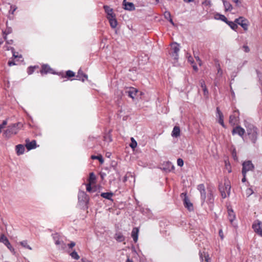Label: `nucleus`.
I'll return each instance as SVG.
<instances>
[{
  "label": "nucleus",
  "mask_w": 262,
  "mask_h": 262,
  "mask_svg": "<svg viewBox=\"0 0 262 262\" xmlns=\"http://www.w3.org/2000/svg\"><path fill=\"white\" fill-rule=\"evenodd\" d=\"M17 125L14 124L12 125L9 126L8 128L5 132V135L7 137H9L12 135H15L18 132Z\"/></svg>",
  "instance_id": "nucleus-4"
},
{
  "label": "nucleus",
  "mask_w": 262,
  "mask_h": 262,
  "mask_svg": "<svg viewBox=\"0 0 262 262\" xmlns=\"http://www.w3.org/2000/svg\"><path fill=\"white\" fill-rule=\"evenodd\" d=\"M103 8L105 10V12L107 14V18L115 16V14L113 12V9L111 8L108 6H104Z\"/></svg>",
  "instance_id": "nucleus-16"
},
{
  "label": "nucleus",
  "mask_w": 262,
  "mask_h": 262,
  "mask_svg": "<svg viewBox=\"0 0 262 262\" xmlns=\"http://www.w3.org/2000/svg\"><path fill=\"white\" fill-rule=\"evenodd\" d=\"M235 22L240 25L244 30H248L249 22L248 20L243 17H239L235 20Z\"/></svg>",
  "instance_id": "nucleus-6"
},
{
  "label": "nucleus",
  "mask_w": 262,
  "mask_h": 262,
  "mask_svg": "<svg viewBox=\"0 0 262 262\" xmlns=\"http://www.w3.org/2000/svg\"><path fill=\"white\" fill-rule=\"evenodd\" d=\"M75 246V243L73 242H72L70 244L67 245V248L68 249V250L70 251V252H71L70 249H72Z\"/></svg>",
  "instance_id": "nucleus-38"
},
{
  "label": "nucleus",
  "mask_w": 262,
  "mask_h": 262,
  "mask_svg": "<svg viewBox=\"0 0 262 262\" xmlns=\"http://www.w3.org/2000/svg\"><path fill=\"white\" fill-rule=\"evenodd\" d=\"M200 85H201V86L202 87V88L203 89V91L204 92V95L205 96H207L208 94V91L207 89L206 88V86L205 82L204 80H201L200 81Z\"/></svg>",
  "instance_id": "nucleus-24"
},
{
  "label": "nucleus",
  "mask_w": 262,
  "mask_h": 262,
  "mask_svg": "<svg viewBox=\"0 0 262 262\" xmlns=\"http://www.w3.org/2000/svg\"><path fill=\"white\" fill-rule=\"evenodd\" d=\"M222 1L224 6L225 11H231L232 10V6L229 2L225 0H222Z\"/></svg>",
  "instance_id": "nucleus-23"
},
{
  "label": "nucleus",
  "mask_w": 262,
  "mask_h": 262,
  "mask_svg": "<svg viewBox=\"0 0 262 262\" xmlns=\"http://www.w3.org/2000/svg\"><path fill=\"white\" fill-rule=\"evenodd\" d=\"M254 231L259 236L262 237V222L259 220L254 221L252 225Z\"/></svg>",
  "instance_id": "nucleus-5"
},
{
  "label": "nucleus",
  "mask_w": 262,
  "mask_h": 262,
  "mask_svg": "<svg viewBox=\"0 0 262 262\" xmlns=\"http://www.w3.org/2000/svg\"><path fill=\"white\" fill-rule=\"evenodd\" d=\"M66 75L69 77H72L74 76L75 74L73 71L69 70V71H67Z\"/></svg>",
  "instance_id": "nucleus-39"
},
{
  "label": "nucleus",
  "mask_w": 262,
  "mask_h": 262,
  "mask_svg": "<svg viewBox=\"0 0 262 262\" xmlns=\"http://www.w3.org/2000/svg\"><path fill=\"white\" fill-rule=\"evenodd\" d=\"M164 16L166 19L168 20L170 18H171V15L169 12L166 11L164 13Z\"/></svg>",
  "instance_id": "nucleus-44"
},
{
  "label": "nucleus",
  "mask_w": 262,
  "mask_h": 262,
  "mask_svg": "<svg viewBox=\"0 0 262 262\" xmlns=\"http://www.w3.org/2000/svg\"><path fill=\"white\" fill-rule=\"evenodd\" d=\"M253 193V191L251 188H248L246 190V194L249 196Z\"/></svg>",
  "instance_id": "nucleus-43"
},
{
  "label": "nucleus",
  "mask_w": 262,
  "mask_h": 262,
  "mask_svg": "<svg viewBox=\"0 0 262 262\" xmlns=\"http://www.w3.org/2000/svg\"><path fill=\"white\" fill-rule=\"evenodd\" d=\"M171 49L172 52H171V55L172 57L175 60H178V53L180 51L179 45L177 43H172L171 45Z\"/></svg>",
  "instance_id": "nucleus-7"
},
{
  "label": "nucleus",
  "mask_w": 262,
  "mask_h": 262,
  "mask_svg": "<svg viewBox=\"0 0 262 262\" xmlns=\"http://www.w3.org/2000/svg\"><path fill=\"white\" fill-rule=\"evenodd\" d=\"M126 262H134L132 260L130 259L129 258H127Z\"/></svg>",
  "instance_id": "nucleus-64"
},
{
  "label": "nucleus",
  "mask_w": 262,
  "mask_h": 262,
  "mask_svg": "<svg viewBox=\"0 0 262 262\" xmlns=\"http://www.w3.org/2000/svg\"><path fill=\"white\" fill-rule=\"evenodd\" d=\"M226 24H227L230 27V28L233 30L236 31L238 28V26L235 21L233 22L228 20Z\"/></svg>",
  "instance_id": "nucleus-28"
},
{
  "label": "nucleus",
  "mask_w": 262,
  "mask_h": 262,
  "mask_svg": "<svg viewBox=\"0 0 262 262\" xmlns=\"http://www.w3.org/2000/svg\"><path fill=\"white\" fill-rule=\"evenodd\" d=\"M12 32V30L11 28H10V27H7L6 30L3 32V35H4V37L5 38V39H6V36L8 34L11 33Z\"/></svg>",
  "instance_id": "nucleus-35"
},
{
  "label": "nucleus",
  "mask_w": 262,
  "mask_h": 262,
  "mask_svg": "<svg viewBox=\"0 0 262 262\" xmlns=\"http://www.w3.org/2000/svg\"><path fill=\"white\" fill-rule=\"evenodd\" d=\"M8 64L9 66H12L13 65L15 64V63L13 61H10L8 62Z\"/></svg>",
  "instance_id": "nucleus-58"
},
{
  "label": "nucleus",
  "mask_w": 262,
  "mask_h": 262,
  "mask_svg": "<svg viewBox=\"0 0 262 262\" xmlns=\"http://www.w3.org/2000/svg\"><path fill=\"white\" fill-rule=\"evenodd\" d=\"M0 242L3 243L4 244H5L11 252L14 251V248L12 247L11 244L8 241V239L5 235L2 234L1 235Z\"/></svg>",
  "instance_id": "nucleus-11"
},
{
  "label": "nucleus",
  "mask_w": 262,
  "mask_h": 262,
  "mask_svg": "<svg viewBox=\"0 0 262 262\" xmlns=\"http://www.w3.org/2000/svg\"><path fill=\"white\" fill-rule=\"evenodd\" d=\"M180 135V129L179 126H176L172 131L171 136L173 137H178Z\"/></svg>",
  "instance_id": "nucleus-21"
},
{
  "label": "nucleus",
  "mask_w": 262,
  "mask_h": 262,
  "mask_svg": "<svg viewBox=\"0 0 262 262\" xmlns=\"http://www.w3.org/2000/svg\"><path fill=\"white\" fill-rule=\"evenodd\" d=\"M26 146L28 150L35 148L36 147V141L35 140H33L31 142H29V141L26 140Z\"/></svg>",
  "instance_id": "nucleus-20"
},
{
  "label": "nucleus",
  "mask_w": 262,
  "mask_h": 262,
  "mask_svg": "<svg viewBox=\"0 0 262 262\" xmlns=\"http://www.w3.org/2000/svg\"><path fill=\"white\" fill-rule=\"evenodd\" d=\"M12 53H13V56L14 57V58H17V57H19V58H21V56L20 55L19 56H18L17 54H16V53H15V52L14 51V50H13L12 51Z\"/></svg>",
  "instance_id": "nucleus-55"
},
{
  "label": "nucleus",
  "mask_w": 262,
  "mask_h": 262,
  "mask_svg": "<svg viewBox=\"0 0 262 262\" xmlns=\"http://www.w3.org/2000/svg\"><path fill=\"white\" fill-rule=\"evenodd\" d=\"M69 253L71 257L74 259L78 260L80 258V256L78 254L77 252L75 251H74L72 252H70Z\"/></svg>",
  "instance_id": "nucleus-32"
},
{
  "label": "nucleus",
  "mask_w": 262,
  "mask_h": 262,
  "mask_svg": "<svg viewBox=\"0 0 262 262\" xmlns=\"http://www.w3.org/2000/svg\"><path fill=\"white\" fill-rule=\"evenodd\" d=\"M205 258L206 262H210L208 255L205 256Z\"/></svg>",
  "instance_id": "nucleus-56"
},
{
  "label": "nucleus",
  "mask_w": 262,
  "mask_h": 262,
  "mask_svg": "<svg viewBox=\"0 0 262 262\" xmlns=\"http://www.w3.org/2000/svg\"><path fill=\"white\" fill-rule=\"evenodd\" d=\"M91 158L93 159L98 160L101 163H103L104 162L103 159L101 156H92Z\"/></svg>",
  "instance_id": "nucleus-37"
},
{
  "label": "nucleus",
  "mask_w": 262,
  "mask_h": 262,
  "mask_svg": "<svg viewBox=\"0 0 262 262\" xmlns=\"http://www.w3.org/2000/svg\"><path fill=\"white\" fill-rule=\"evenodd\" d=\"M195 59H196V61L198 62L200 66H201L202 64V62L201 60L200 59V58L198 56V57H195Z\"/></svg>",
  "instance_id": "nucleus-53"
},
{
  "label": "nucleus",
  "mask_w": 262,
  "mask_h": 262,
  "mask_svg": "<svg viewBox=\"0 0 262 262\" xmlns=\"http://www.w3.org/2000/svg\"><path fill=\"white\" fill-rule=\"evenodd\" d=\"M91 185H92V184H89V183H88L86 185V190L89 192H90L92 190Z\"/></svg>",
  "instance_id": "nucleus-47"
},
{
  "label": "nucleus",
  "mask_w": 262,
  "mask_h": 262,
  "mask_svg": "<svg viewBox=\"0 0 262 262\" xmlns=\"http://www.w3.org/2000/svg\"><path fill=\"white\" fill-rule=\"evenodd\" d=\"M124 8L128 11H132L135 9V6L133 3L126 2V0L123 1Z\"/></svg>",
  "instance_id": "nucleus-13"
},
{
  "label": "nucleus",
  "mask_w": 262,
  "mask_h": 262,
  "mask_svg": "<svg viewBox=\"0 0 262 262\" xmlns=\"http://www.w3.org/2000/svg\"><path fill=\"white\" fill-rule=\"evenodd\" d=\"M216 112L218 115L219 117V123L224 127H225V125L224 123V116L223 113L221 112V111L220 110L219 107H217L216 108Z\"/></svg>",
  "instance_id": "nucleus-15"
},
{
  "label": "nucleus",
  "mask_w": 262,
  "mask_h": 262,
  "mask_svg": "<svg viewBox=\"0 0 262 262\" xmlns=\"http://www.w3.org/2000/svg\"><path fill=\"white\" fill-rule=\"evenodd\" d=\"M4 48H5V50H8V51H9V50H12V51L13 50H14V49H13L12 47H9V46H7H7H5L4 47Z\"/></svg>",
  "instance_id": "nucleus-51"
},
{
  "label": "nucleus",
  "mask_w": 262,
  "mask_h": 262,
  "mask_svg": "<svg viewBox=\"0 0 262 262\" xmlns=\"http://www.w3.org/2000/svg\"><path fill=\"white\" fill-rule=\"evenodd\" d=\"M233 2L235 3V4H237L238 3L239 0H232Z\"/></svg>",
  "instance_id": "nucleus-63"
},
{
  "label": "nucleus",
  "mask_w": 262,
  "mask_h": 262,
  "mask_svg": "<svg viewBox=\"0 0 262 262\" xmlns=\"http://www.w3.org/2000/svg\"><path fill=\"white\" fill-rule=\"evenodd\" d=\"M208 199H209L210 202H211L212 200V197H213L211 192L209 193V194L208 195Z\"/></svg>",
  "instance_id": "nucleus-54"
},
{
  "label": "nucleus",
  "mask_w": 262,
  "mask_h": 262,
  "mask_svg": "<svg viewBox=\"0 0 262 262\" xmlns=\"http://www.w3.org/2000/svg\"><path fill=\"white\" fill-rule=\"evenodd\" d=\"M96 177L93 172H91L90 174V177L89 179V184H94L95 183Z\"/></svg>",
  "instance_id": "nucleus-30"
},
{
  "label": "nucleus",
  "mask_w": 262,
  "mask_h": 262,
  "mask_svg": "<svg viewBox=\"0 0 262 262\" xmlns=\"http://www.w3.org/2000/svg\"><path fill=\"white\" fill-rule=\"evenodd\" d=\"M239 117V112L238 111H235L233 114L230 116L229 117V123L232 125L236 124L238 122Z\"/></svg>",
  "instance_id": "nucleus-10"
},
{
  "label": "nucleus",
  "mask_w": 262,
  "mask_h": 262,
  "mask_svg": "<svg viewBox=\"0 0 262 262\" xmlns=\"http://www.w3.org/2000/svg\"><path fill=\"white\" fill-rule=\"evenodd\" d=\"M124 238V236L121 233H116L115 234V239L119 242L123 241Z\"/></svg>",
  "instance_id": "nucleus-31"
},
{
  "label": "nucleus",
  "mask_w": 262,
  "mask_h": 262,
  "mask_svg": "<svg viewBox=\"0 0 262 262\" xmlns=\"http://www.w3.org/2000/svg\"><path fill=\"white\" fill-rule=\"evenodd\" d=\"M228 214L229 220L232 223L235 219V213L232 209L228 208Z\"/></svg>",
  "instance_id": "nucleus-19"
},
{
  "label": "nucleus",
  "mask_w": 262,
  "mask_h": 262,
  "mask_svg": "<svg viewBox=\"0 0 262 262\" xmlns=\"http://www.w3.org/2000/svg\"><path fill=\"white\" fill-rule=\"evenodd\" d=\"M203 4L205 6H211V0H205L204 2H203Z\"/></svg>",
  "instance_id": "nucleus-45"
},
{
  "label": "nucleus",
  "mask_w": 262,
  "mask_h": 262,
  "mask_svg": "<svg viewBox=\"0 0 262 262\" xmlns=\"http://www.w3.org/2000/svg\"><path fill=\"white\" fill-rule=\"evenodd\" d=\"M19 244L24 248H27L30 250H32V248L28 244L27 241H23L20 242Z\"/></svg>",
  "instance_id": "nucleus-34"
},
{
  "label": "nucleus",
  "mask_w": 262,
  "mask_h": 262,
  "mask_svg": "<svg viewBox=\"0 0 262 262\" xmlns=\"http://www.w3.org/2000/svg\"><path fill=\"white\" fill-rule=\"evenodd\" d=\"M41 74L53 73V70L48 65H43L40 71Z\"/></svg>",
  "instance_id": "nucleus-17"
},
{
  "label": "nucleus",
  "mask_w": 262,
  "mask_h": 262,
  "mask_svg": "<svg viewBox=\"0 0 262 262\" xmlns=\"http://www.w3.org/2000/svg\"><path fill=\"white\" fill-rule=\"evenodd\" d=\"M82 76L84 77L86 79L88 78V76L85 75H83L82 73L81 72L80 70H79L78 72V75L77 77L79 79H81L83 81L84 80L83 78H82Z\"/></svg>",
  "instance_id": "nucleus-36"
},
{
  "label": "nucleus",
  "mask_w": 262,
  "mask_h": 262,
  "mask_svg": "<svg viewBox=\"0 0 262 262\" xmlns=\"http://www.w3.org/2000/svg\"><path fill=\"white\" fill-rule=\"evenodd\" d=\"M137 92L138 91L136 89L132 88H130L129 90L127 92L128 94V96L130 98L134 99L135 96L136 95Z\"/></svg>",
  "instance_id": "nucleus-25"
},
{
  "label": "nucleus",
  "mask_w": 262,
  "mask_h": 262,
  "mask_svg": "<svg viewBox=\"0 0 262 262\" xmlns=\"http://www.w3.org/2000/svg\"><path fill=\"white\" fill-rule=\"evenodd\" d=\"M78 196H79V199H80V197H82V198H84L85 200H86L87 195L83 191L80 192Z\"/></svg>",
  "instance_id": "nucleus-40"
},
{
  "label": "nucleus",
  "mask_w": 262,
  "mask_h": 262,
  "mask_svg": "<svg viewBox=\"0 0 262 262\" xmlns=\"http://www.w3.org/2000/svg\"><path fill=\"white\" fill-rule=\"evenodd\" d=\"M138 233L139 229L136 227L134 228L132 232V237H133V240L135 243H136L138 241Z\"/></svg>",
  "instance_id": "nucleus-18"
},
{
  "label": "nucleus",
  "mask_w": 262,
  "mask_h": 262,
  "mask_svg": "<svg viewBox=\"0 0 262 262\" xmlns=\"http://www.w3.org/2000/svg\"><path fill=\"white\" fill-rule=\"evenodd\" d=\"M198 189L200 192L201 200L204 202L206 198L204 185L203 184L199 185L198 186Z\"/></svg>",
  "instance_id": "nucleus-12"
},
{
  "label": "nucleus",
  "mask_w": 262,
  "mask_h": 262,
  "mask_svg": "<svg viewBox=\"0 0 262 262\" xmlns=\"http://www.w3.org/2000/svg\"><path fill=\"white\" fill-rule=\"evenodd\" d=\"M33 72L34 68L33 67H30L28 70V73L29 75L32 74Z\"/></svg>",
  "instance_id": "nucleus-49"
},
{
  "label": "nucleus",
  "mask_w": 262,
  "mask_h": 262,
  "mask_svg": "<svg viewBox=\"0 0 262 262\" xmlns=\"http://www.w3.org/2000/svg\"><path fill=\"white\" fill-rule=\"evenodd\" d=\"M231 189V185L229 181H226L224 185L220 186L219 189L223 198H226L229 195Z\"/></svg>",
  "instance_id": "nucleus-3"
},
{
  "label": "nucleus",
  "mask_w": 262,
  "mask_h": 262,
  "mask_svg": "<svg viewBox=\"0 0 262 262\" xmlns=\"http://www.w3.org/2000/svg\"><path fill=\"white\" fill-rule=\"evenodd\" d=\"M181 196L182 198L183 199L184 204L185 207L187 208L189 211L192 210L193 209V205L188 199L186 193H182Z\"/></svg>",
  "instance_id": "nucleus-8"
},
{
  "label": "nucleus",
  "mask_w": 262,
  "mask_h": 262,
  "mask_svg": "<svg viewBox=\"0 0 262 262\" xmlns=\"http://www.w3.org/2000/svg\"><path fill=\"white\" fill-rule=\"evenodd\" d=\"M187 59H188V61L191 64H192V67H193V69L195 70V71H197L198 70V68L196 67V65L195 64H193V62H194V61L193 60V58L192 57V56L189 55L188 53H187Z\"/></svg>",
  "instance_id": "nucleus-27"
},
{
  "label": "nucleus",
  "mask_w": 262,
  "mask_h": 262,
  "mask_svg": "<svg viewBox=\"0 0 262 262\" xmlns=\"http://www.w3.org/2000/svg\"><path fill=\"white\" fill-rule=\"evenodd\" d=\"M246 174H243V179H242V181L243 182H246Z\"/></svg>",
  "instance_id": "nucleus-57"
},
{
  "label": "nucleus",
  "mask_w": 262,
  "mask_h": 262,
  "mask_svg": "<svg viewBox=\"0 0 262 262\" xmlns=\"http://www.w3.org/2000/svg\"><path fill=\"white\" fill-rule=\"evenodd\" d=\"M16 150L18 155H21L24 152L25 147L21 144L17 145L16 146Z\"/></svg>",
  "instance_id": "nucleus-26"
},
{
  "label": "nucleus",
  "mask_w": 262,
  "mask_h": 262,
  "mask_svg": "<svg viewBox=\"0 0 262 262\" xmlns=\"http://www.w3.org/2000/svg\"><path fill=\"white\" fill-rule=\"evenodd\" d=\"M245 133V129L241 126H237L232 130V134H237L240 136H243Z\"/></svg>",
  "instance_id": "nucleus-14"
},
{
  "label": "nucleus",
  "mask_w": 262,
  "mask_h": 262,
  "mask_svg": "<svg viewBox=\"0 0 262 262\" xmlns=\"http://www.w3.org/2000/svg\"><path fill=\"white\" fill-rule=\"evenodd\" d=\"M245 127L249 139L253 143H255L258 137L257 128L251 124H246Z\"/></svg>",
  "instance_id": "nucleus-1"
},
{
  "label": "nucleus",
  "mask_w": 262,
  "mask_h": 262,
  "mask_svg": "<svg viewBox=\"0 0 262 262\" xmlns=\"http://www.w3.org/2000/svg\"><path fill=\"white\" fill-rule=\"evenodd\" d=\"M232 155H233V156L234 157V159L235 160H236L237 159V157H236V153L234 152H233Z\"/></svg>",
  "instance_id": "nucleus-59"
},
{
  "label": "nucleus",
  "mask_w": 262,
  "mask_h": 262,
  "mask_svg": "<svg viewBox=\"0 0 262 262\" xmlns=\"http://www.w3.org/2000/svg\"><path fill=\"white\" fill-rule=\"evenodd\" d=\"M254 166L251 161H248L243 163L242 174H246L247 172L253 170Z\"/></svg>",
  "instance_id": "nucleus-9"
},
{
  "label": "nucleus",
  "mask_w": 262,
  "mask_h": 262,
  "mask_svg": "<svg viewBox=\"0 0 262 262\" xmlns=\"http://www.w3.org/2000/svg\"><path fill=\"white\" fill-rule=\"evenodd\" d=\"M184 1L185 2H187V3H190V2H193L194 0H184Z\"/></svg>",
  "instance_id": "nucleus-62"
},
{
  "label": "nucleus",
  "mask_w": 262,
  "mask_h": 262,
  "mask_svg": "<svg viewBox=\"0 0 262 262\" xmlns=\"http://www.w3.org/2000/svg\"><path fill=\"white\" fill-rule=\"evenodd\" d=\"M7 124V121L6 120H4L3 121L2 124H0V133H1L2 129L5 127Z\"/></svg>",
  "instance_id": "nucleus-41"
},
{
  "label": "nucleus",
  "mask_w": 262,
  "mask_h": 262,
  "mask_svg": "<svg viewBox=\"0 0 262 262\" xmlns=\"http://www.w3.org/2000/svg\"><path fill=\"white\" fill-rule=\"evenodd\" d=\"M215 18L216 19H220L222 21L225 22L226 23L227 22L228 20L227 18L224 15L220 14H216L215 15Z\"/></svg>",
  "instance_id": "nucleus-29"
},
{
  "label": "nucleus",
  "mask_w": 262,
  "mask_h": 262,
  "mask_svg": "<svg viewBox=\"0 0 262 262\" xmlns=\"http://www.w3.org/2000/svg\"><path fill=\"white\" fill-rule=\"evenodd\" d=\"M16 7L15 6H11V10L10 11H11V13L13 14L14 12L16 10Z\"/></svg>",
  "instance_id": "nucleus-50"
},
{
  "label": "nucleus",
  "mask_w": 262,
  "mask_h": 262,
  "mask_svg": "<svg viewBox=\"0 0 262 262\" xmlns=\"http://www.w3.org/2000/svg\"><path fill=\"white\" fill-rule=\"evenodd\" d=\"M168 20H169L172 25H174V23L171 18H170Z\"/></svg>",
  "instance_id": "nucleus-60"
},
{
  "label": "nucleus",
  "mask_w": 262,
  "mask_h": 262,
  "mask_svg": "<svg viewBox=\"0 0 262 262\" xmlns=\"http://www.w3.org/2000/svg\"><path fill=\"white\" fill-rule=\"evenodd\" d=\"M137 143L136 141L133 142L130 144V146L133 149L137 147Z\"/></svg>",
  "instance_id": "nucleus-46"
},
{
  "label": "nucleus",
  "mask_w": 262,
  "mask_h": 262,
  "mask_svg": "<svg viewBox=\"0 0 262 262\" xmlns=\"http://www.w3.org/2000/svg\"><path fill=\"white\" fill-rule=\"evenodd\" d=\"M52 236L55 242V244L56 245L58 246V249L59 250H63L67 253L70 252V251L67 248V244L62 241L60 235L58 233L53 234Z\"/></svg>",
  "instance_id": "nucleus-2"
},
{
  "label": "nucleus",
  "mask_w": 262,
  "mask_h": 262,
  "mask_svg": "<svg viewBox=\"0 0 262 262\" xmlns=\"http://www.w3.org/2000/svg\"><path fill=\"white\" fill-rule=\"evenodd\" d=\"M107 19L109 20L110 25L112 28H115L117 26V21L116 19L115 16L112 17H108Z\"/></svg>",
  "instance_id": "nucleus-22"
},
{
  "label": "nucleus",
  "mask_w": 262,
  "mask_h": 262,
  "mask_svg": "<svg viewBox=\"0 0 262 262\" xmlns=\"http://www.w3.org/2000/svg\"><path fill=\"white\" fill-rule=\"evenodd\" d=\"M177 164L178 166L182 167L184 164L183 160L181 158H179L177 160Z\"/></svg>",
  "instance_id": "nucleus-42"
},
{
  "label": "nucleus",
  "mask_w": 262,
  "mask_h": 262,
  "mask_svg": "<svg viewBox=\"0 0 262 262\" xmlns=\"http://www.w3.org/2000/svg\"><path fill=\"white\" fill-rule=\"evenodd\" d=\"M168 20H169L172 25H174V23L171 18H170Z\"/></svg>",
  "instance_id": "nucleus-61"
},
{
  "label": "nucleus",
  "mask_w": 262,
  "mask_h": 262,
  "mask_svg": "<svg viewBox=\"0 0 262 262\" xmlns=\"http://www.w3.org/2000/svg\"><path fill=\"white\" fill-rule=\"evenodd\" d=\"M113 194L112 192H103L101 194V196L103 198L110 200L113 196Z\"/></svg>",
  "instance_id": "nucleus-33"
},
{
  "label": "nucleus",
  "mask_w": 262,
  "mask_h": 262,
  "mask_svg": "<svg viewBox=\"0 0 262 262\" xmlns=\"http://www.w3.org/2000/svg\"><path fill=\"white\" fill-rule=\"evenodd\" d=\"M243 48L245 52L247 53V52H249L250 51V49L247 46H246V45L244 46L243 47Z\"/></svg>",
  "instance_id": "nucleus-48"
},
{
  "label": "nucleus",
  "mask_w": 262,
  "mask_h": 262,
  "mask_svg": "<svg viewBox=\"0 0 262 262\" xmlns=\"http://www.w3.org/2000/svg\"><path fill=\"white\" fill-rule=\"evenodd\" d=\"M219 235L222 239H223L224 238V234L223 232L222 229L220 230L219 231Z\"/></svg>",
  "instance_id": "nucleus-52"
}]
</instances>
